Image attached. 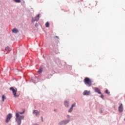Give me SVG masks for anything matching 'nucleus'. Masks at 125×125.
<instances>
[{
	"mask_svg": "<svg viewBox=\"0 0 125 125\" xmlns=\"http://www.w3.org/2000/svg\"><path fill=\"white\" fill-rule=\"evenodd\" d=\"M12 117V114H11V113L8 114L6 117V122L8 123V122H9L10 119H11Z\"/></svg>",
	"mask_w": 125,
	"mask_h": 125,
	"instance_id": "20e7f679",
	"label": "nucleus"
},
{
	"mask_svg": "<svg viewBox=\"0 0 125 125\" xmlns=\"http://www.w3.org/2000/svg\"><path fill=\"white\" fill-rule=\"evenodd\" d=\"M90 94V90H84L83 92V95H89Z\"/></svg>",
	"mask_w": 125,
	"mask_h": 125,
	"instance_id": "423d86ee",
	"label": "nucleus"
},
{
	"mask_svg": "<svg viewBox=\"0 0 125 125\" xmlns=\"http://www.w3.org/2000/svg\"><path fill=\"white\" fill-rule=\"evenodd\" d=\"M124 110L123 106L122 103H121L119 107V112H123Z\"/></svg>",
	"mask_w": 125,
	"mask_h": 125,
	"instance_id": "0eeeda50",
	"label": "nucleus"
},
{
	"mask_svg": "<svg viewBox=\"0 0 125 125\" xmlns=\"http://www.w3.org/2000/svg\"><path fill=\"white\" fill-rule=\"evenodd\" d=\"M10 89L13 91V94L14 95V96H15V97H18V95H17V88H14V87H10Z\"/></svg>",
	"mask_w": 125,
	"mask_h": 125,
	"instance_id": "7ed1b4c3",
	"label": "nucleus"
},
{
	"mask_svg": "<svg viewBox=\"0 0 125 125\" xmlns=\"http://www.w3.org/2000/svg\"><path fill=\"white\" fill-rule=\"evenodd\" d=\"M69 117H70V116H69V115H67V117L68 118Z\"/></svg>",
	"mask_w": 125,
	"mask_h": 125,
	"instance_id": "5701e85b",
	"label": "nucleus"
},
{
	"mask_svg": "<svg viewBox=\"0 0 125 125\" xmlns=\"http://www.w3.org/2000/svg\"><path fill=\"white\" fill-rule=\"evenodd\" d=\"M40 14H38L37 16L35 17V18H32V22H35V21H38L39 20Z\"/></svg>",
	"mask_w": 125,
	"mask_h": 125,
	"instance_id": "39448f33",
	"label": "nucleus"
},
{
	"mask_svg": "<svg viewBox=\"0 0 125 125\" xmlns=\"http://www.w3.org/2000/svg\"><path fill=\"white\" fill-rule=\"evenodd\" d=\"M5 50L6 51H10L11 50V48H10L9 46H7L5 48Z\"/></svg>",
	"mask_w": 125,
	"mask_h": 125,
	"instance_id": "9b49d317",
	"label": "nucleus"
},
{
	"mask_svg": "<svg viewBox=\"0 0 125 125\" xmlns=\"http://www.w3.org/2000/svg\"><path fill=\"white\" fill-rule=\"evenodd\" d=\"M64 105L66 107H68L69 105V102L68 101H64Z\"/></svg>",
	"mask_w": 125,
	"mask_h": 125,
	"instance_id": "f8f14e48",
	"label": "nucleus"
},
{
	"mask_svg": "<svg viewBox=\"0 0 125 125\" xmlns=\"http://www.w3.org/2000/svg\"><path fill=\"white\" fill-rule=\"evenodd\" d=\"M25 111L23 112H17L16 113V122H17L18 125H20L21 123V120L23 119L24 118V116L21 115L20 114H23Z\"/></svg>",
	"mask_w": 125,
	"mask_h": 125,
	"instance_id": "f257e3e1",
	"label": "nucleus"
},
{
	"mask_svg": "<svg viewBox=\"0 0 125 125\" xmlns=\"http://www.w3.org/2000/svg\"><path fill=\"white\" fill-rule=\"evenodd\" d=\"M33 125H37L36 124H34Z\"/></svg>",
	"mask_w": 125,
	"mask_h": 125,
	"instance_id": "b1692460",
	"label": "nucleus"
},
{
	"mask_svg": "<svg viewBox=\"0 0 125 125\" xmlns=\"http://www.w3.org/2000/svg\"><path fill=\"white\" fill-rule=\"evenodd\" d=\"M39 73H41L42 72V68H40V69H39V71H38Z\"/></svg>",
	"mask_w": 125,
	"mask_h": 125,
	"instance_id": "2eb2a0df",
	"label": "nucleus"
},
{
	"mask_svg": "<svg viewBox=\"0 0 125 125\" xmlns=\"http://www.w3.org/2000/svg\"><path fill=\"white\" fill-rule=\"evenodd\" d=\"M12 32H13V33H18V30H17V29H16V28H14V29H13Z\"/></svg>",
	"mask_w": 125,
	"mask_h": 125,
	"instance_id": "9d476101",
	"label": "nucleus"
},
{
	"mask_svg": "<svg viewBox=\"0 0 125 125\" xmlns=\"http://www.w3.org/2000/svg\"><path fill=\"white\" fill-rule=\"evenodd\" d=\"M95 91H96V92H98V93H99L100 94H101V91L100 89L98 88V87L95 88Z\"/></svg>",
	"mask_w": 125,
	"mask_h": 125,
	"instance_id": "1a4fd4ad",
	"label": "nucleus"
},
{
	"mask_svg": "<svg viewBox=\"0 0 125 125\" xmlns=\"http://www.w3.org/2000/svg\"><path fill=\"white\" fill-rule=\"evenodd\" d=\"M42 122H43V117H42Z\"/></svg>",
	"mask_w": 125,
	"mask_h": 125,
	"instance_id": "412c9836",
	"label": "nucleus"
},
{
	"mask_svg": "<svg viewBox=\"0 0 125 125\" xmlns=\"http://www.w3.org/2000/svg\"><path fill=\"white\" fill-rule=\"evenodd\" d=\"M49 25H50V23H49V22H46L45 23V27H49Z\"/></svg>",
	"mask_w": 125,
	"mask_h": 125,
	"instance_id": "4468645a",
	"label": "nucleus"
},
{
	"mask_svg": "<svg viewBox=\"0 0 125 125\" xmlns=\"http://www.w3.org/2000/svg\"><path fill=\"white\" fill-rule=\"evenodd\" d=\"M56 38H57L58 39H59V37L58 36H56Z\"/></svg>",
	"mask_w": 125,
	"mask_h": 125,
	"instance_id": "4be33fe9",
	"label": "nucleus"
},
{
	"mask_svg": "<svg viewBox=\"0 0 125 125\" xmlns=\"http://www.w3.org/2000/svg\"><path fill=\"white\" fill-rule=\"evenodd\" d=\"M76 105V102H75L74 103H73L72 104V110H73V107H75Z\"/></svg>",
	"mask_w": 125,
	"mask_h": 125,
	"instance_id": "f3484780",
	"label": "nucleus"
},
{
	"mask_svg": "<svg viewBox=\"0 0 125 125\" xmlns=\"http://www.w3.org/2000/svg\"><path fill=\"white\" fill-rule=\"evenodd\" d=\"M105 93H107V94H109L110 91H109V90H108V89H106L105 90Z\"/></svg>",
	"mask_w": 125,
	"mask_h": 125,
	"instance_id": "a211bd4d",
	"label": "nucleus"
},
{
	"mask_svg": "<svg viewBox=\"0 0 125 125\" xmlns=\"http://www.w3.org/2000/svg\"><path fill=\"white\" fill-rule=\"evenodd\" d=\"M69 121L70 120H67V121H62V123H63L64 124H67V123H69Z\"/></svg>",
	"mask_w": 125,
	"mask_h": 125,
	"instance_id": "ddd939ff",
	"label": "nucleus"
},
{
	"mask_svg": "<svg viewBox=\"0 0 125 125\" xmlns=\"http://www.w3.org/2000/svg\"><path fill=\"white\" fill-rule=\"evenodd\" d=\"M2 101H4V98H5V95H4V94H3V95L2 96Z\"/></svg>",
	"mask_w": 125,
	"mask_h": 125,
	"instance_id": "6ab92c4d",
	"label": "nucleus"
},
{
	"mask_svg": "<svg viewBox=\"0 0 125 125\" xmlns=\"http://www.w3.org/2000/svg\"><path fill=\"white\" fill-rule=\"evenodd\" d=\"M73 110V107H72V105H71V107L70 108V109L68 110V112H72Z\"/></svg>",
	"mask_w": 125,
	"mask_h": 125,
	"instance_id": "dca6fc26",
	"label": "nucleus"
},
{
	"mask_svg": "<svg viewBox=\"0 0 125 125\" xmlns=\"http://www.w3.org/2000/svg\"><path fill=\"white\" fill-rule=\"evenodd\" d=\"M40 113V111H38V110H33V113L35 114L36 116H38Z\"/></svg>",
	"mask_w": 125,
	"mask_h": 125,
	"instance_id": "6e6552de",
	"label": "nucleus"
},
{
	"mask_svg": "<svg viewBox=\"0 0 125 125\" xmlns=\"http://www.w3.org/2000/svg\"><path fill=\"white\" fill-rule=\"evenodd\" d=\"M84 83L88 86H91V85H92V82L91 80L89 79V78L86 77L84 79Z\"/></svg>",
	"mask_w": 125,
	"mask_h": 125,
	"instance_id": "f03ea898",
	"label": "nucleus"
},
{
	"mask_svg": "<svg viewBox=\"0 0 125 125\" xmlns=\"http://www.w3.org/2000/svg\"><path fill=\"white\" fill-rule=\"evenodd\" d=\"M101 97L102 98H104V95H103V94H102V92H101Z\"/></svg>",
	"mask_w": 125,
	"mask_h": 125,
	"instance_id": "aec40b11",
	"label": "nucleus"
}]
</instances>
